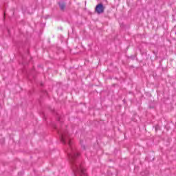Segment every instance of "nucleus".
<instances>
[{
	"instance_id": "3",
	"label": "nucleus",
	"mask_w": 176,
	"mask_h": 176,
	"mask_svg": "<svg viewBox=\"0 0 176 176\" xmlns=\"http://www.w3.org/2000/svg\"><path fill=\"white\" fill-rule=\"evenodd\" d=\"M69 145H71V141L69 140Z\"/></svg>"
},
{
	"instance_id": "2",
	"label": "nucleus",
	"mask_w": 176,
	"mask_h": 176,
	"mask_svg": "<svg viewBox=\"0 0 176 176\" xmlns=\"http://www.w3.org/2000/svg\"><path fill=\"white\" fill-rule=\"evenodd\" d=\"M60 141L62 142H65V136H62L61 138H60Z\"/></svg>"
},
{
	"instance_id": "1",
	"label": "nucleus",
	"mask_w": 176,
	"mask_h": 176,
	"mask_svg": "<svg viewBox=\"0 0 176 176\" xmlns=\"http://www.w3.org/2000/svg\"><path fill=\"white\" fill-rule=\"evenodd\" d=\"M96 10L97 13L99 14L104 12V6L102 4H98L96 8Z\"/></svg>"
},
{
	"instance_id": "4",
	"label": "nucleus",
	"mask_w": 176,
	"mask_h": 176,
	"mask_svg": "<svg viewBox=\"0 0 176 176\" xmlns=\"http://www.w3.org/2000/svg\"><path fill=\"white\" fill-rule=\"evenodd\" d=\"M82 174H84V176H86V174H85V173L82 171Z\"/></svg>"
}]
</instances>
